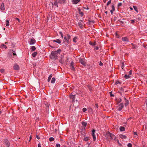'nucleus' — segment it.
<instances>
[{"mask_svg":"<svg viewBox=\"0 0 147 147\" xmlns=\"http://www.w3.org/2000/svg\"><path fill=\"white\" fill-rule=\"evenodd\" d=\"M95 133H92V135L93 138V140L95 141L96 140V136L94 134Z\"/></svg>","mask_w":147,"mask_h":147,"instance_id":"23","label":"nucleus"},{"mask_svg":"<svg viewBox=\"0 0 147 147\" xmlns=\"http://www.w3.org/2000/svg\"><path fill=\"white\" fill-rule=\"evenodd\" d=\"M5 144H6V146L8 147L10 145V144L9 143V142L8 140H5Z\"/></svg>","mask_w":147,"mask_h":147,"instance_id":"20","label":"nucleus"},{"mask_svg":"<svg viewBox=\"0 0 147 147\" xmlns=\"http://www.w3.org/2000/svg\"><path fill=\"white\" fill-rule=\"evenodd\" d=\"M124 78H125V79H128V78H130V76H129V75H127L126 74H125L124 76Z\"/></svg>","mask_w":147,"mask_h":147,"instance_id":"34","label":"nucleus"},{"mask_svg":"<svg viewBox=\"0 0 147 147\" xmlns=\"http://www.w3.org/2000/svg\"><path fill=\"white\" fill-rule=\"evenodd\" d=\"M132 48L133 49H135L136 48V47L135 45L134 46H133Z\"/></svg>","mask_w":147,"mask_h":147,"instance_id":"60","label":"nucleus"},{"mask_svg":"<svg viewBox=\"0 0 147 147\" xmlns=\"http://www.w3.org/2000/svg\"><path fill=\"white\" fill-rule=\"evenodd\" d=\"M122 100L121 99V98H120L119 99V102H120Z\"/></svg>","mask_w":147,"mask_h":147,"instance_id":"61","label":"nucleus"},{"mask_svg":"<svg viewBox=\"0 0 147 147\" xmlns=\"http://www.w3.org/2000/svg\"><path fill=\"white\" fill-rule=\"evenodd\" d=\"M116 142H117L118 143H119V141L117 139H116V138H115V140H114Z\"/></svg>","mask_w":147,"mask_h":147,"instance_id":"49","label":"nucleus"},{"mask_svg":"<svg viewBox=\"0 0 147 147\" xmlns=\"http://www.w3.org/2000/svg\"><path fill=\"white\" fill-rule=\"evenodd\" d=\"M87 109L86 108H84L83 109L82 111L83 112H85L86 111Z\"/></svg>","mask_w":147,"mask_h":147,"instance_id":"46","label":"nucleus"},{"mask_svg":"<svg viewBox=\"0 0 147 147\" xmlns=\"http://www.w3.org/2000/svg\"><path fill=\"white\" fill-rule=\"evenodd\" d=\"M13 55H16V54L15 52H14L13 51Z\"/></svg>","mask_w":147,"mask_h":147,"instance_id":"54","label":"nucleus"},{"mask_svg":"<svg viewBox=\"0 0 147 147\" xmlns=\"http://www.w3.org/2000/svg\"><path fill=\"white\" fill-rule=\"evenodd\" d=\"M0 9L2 10H5L4 3H2L1 4Z\"/></svg>","mask_w":147,"mask_h":147,"instance_id":"13","label":"nucleus"},{"mask_svg":"<svg viewBox=\"0 0 147 147\" xmlns=\"http://www.w3.org/2000/svg\"><path fill=\"white\" fill-rule=\"evenodd\" d=\"M59 33L61 35V37L62 38H63V34L62 33V32H59Z\"/></svg>","mask_w":147,"mask_h":147,"instance_id":"37","label":"nucleus"},{"mask_svg":"<svg viewBox=\"0 0 147 147\" xmlns=\"http://www.w3.org/2000/svg\"><path fill=\"white\" fill-rule=\"evenodd\" d=\"M6 25L7 26H9V22L8 20H6Z\"/></svg>","mask_w":147,"mask_h":147,"instance_id":"27","label":"nucleus"},{"mask_svg":"<svg viewBox=\"0 0 147 147\" xmlns=\"http://www.w3.org/2000/svg\"><path fill=\"white\" fill-rule=\"evenodd\" d=\"M15 19L16 20H17L18 21V22L20 23V20L19 19L17 18H15Z\"/></svg>","mask_w":147,"mask_h":147,"instance_id":"45","label":"nucleus"},{"mask_svg":"<svg viewBox=\"0 0 147 147\" xmlns=\"http://www.w3.org/2000/svg\"><path fill=\"white\" fill-rule=\"evenodd\" d=\"M133 8L137 12H138V11L137 9V8L136 7V6L134 5L133 6Z\"/></svg>","mask_w":147,"mask_h":147,"instance_id":"31","label":"nucleus"},{"mask_svg":"<svg viewBox=\"0 0 147 147\" xmlns=\"http://www.w3.org/2000/svg\"><path fill=\"white\" fill-rule=\"evenodd\" d=\"M80 1V0H72V2L74 4H77Z\"/></svg>","mask_w":147,"mask_h":147,"instance_id":"12","label":"nucleus"},{"mask_svg":"<svg viewBox=\"0 0 147 147\" xmlns=\"http://www.w3.org/2000/svg\"><path fill=\"white\" fill-rule=\"evenodd\" d=\"M121 40L124 42H128L129 41V40L127 37L122 38Z\"/></svg>","mask_w":147,"mask_h":147,"instance_id":"9","label":"nucleus"},{"mask_svg":"<svg viewBox=\"0 0 147 147\" xmlns=\"http://www.w3.org/2000/svg\"><path fill=\"white\" fill-rule=\"evenodd\" d=\"M120 138L122 139H126L127 138L126 136L123 135V134H120L119 136Z\"/></svg>","mask_w":147,"mask_h":147,"instance_id":"17","label":"nucleus"},{"mask_svg":"<svg viewBox=\"0 0 147 147\" xmlns=\"http://www.w3.org/2000/svg\"><path fill=\"white\" fill-rule=\"evenodd\" d=\"M95 129H93V130H92V133H95Z\"/></svg>","mask_w":147,"mask_h":147,"instance_id":"56","label":"nucleus"},{"mask_svg":"<svg viewBox=\"0 0 147 147\" xmlns=\"http://www.w3.org/2000/svg\"><path fill=\"white\" fill-rule=\"evenodd\" d=\"M88 147H91V146L90 145V144H89L88 145Z\"/></svg>","mask_w":147,"mask_h":147,"instance_id":"64","label":"nucleus"},{"mask_svg":"<svg viewBox=\"0 0 147 147\" xmlns=\"http://www.w3.org/2000/svg\"><path fill=\"white\" fill-rule=\"evenodd\" d=\"M78 39V38L77 37H75L73 39V42L76 43V40Z\"/></svg>","mask_w":147,"mask_h":147,"instance_id":"32","label":"nucleus"},{"mask_svg":"<svg viewBox=\"0 0 147 147\" xmlns=\"http://www.w3.org/2000/svg\"><path fill=\"white\" fill-rule=\"evenodd\" d=\"M65 0H58V3L60 4H63L65 3Z\"/></svg>","mask_w":147,"mask_h":147,"instance_id":"16","label":"nucleus"},{"mask_svg":"<svg viewBox=\"0 0 147 147\" xmlns=\"http://www.w3.org/2000/svg\"><path fill=\"white\" fill-rule=\"evenodd\" d=\"M5 70L3 69H1L0 70V71L1 73H3L4 72Z\"/></svg>","mask_w":147,"mask_h":147,"instance_id":"38","label":"nucleus"},{"mask_svg":"<svg viewBox=\"0 0 147 147\" xmlns=\"http://www.w3.org/2000/svg\"><path fill=\"white\" fill-rule=\"evenodd\" d=\"M99 65L100 66H102L103 65V63L101 61H100L99 63Z\"/></svg>","mask_w":147,"mask_h":147,"instance_id":"48","label":"nucleus"},{"mask_svg":"<svg viewBox=\"0 0 147 147\" xmlns=\"http://www.w3.org/2000/svg\"><path fill=\"white\" fill-rule=\"evenodd\" d=\"M89 139V137H86L84 138V140L85 141H88Z\"/></svg>","mask_w":147,"mask_h":147,"instance_id":"30","label":"nucleus"},{"mask_svg":"<svg viewBox=\"0 0 147 147\" xmlns=\"http://www.w3.org/2000/svg\"><path fill=\"white\" fill-rule=\"evenodd\" d=\"M79 62L83 65L85 66H86V63L85 61V60L82 58H80L79 59Z\"/></svg>","mask_w":147,"mask_h":147,"instance_id":"4","label":"nucleus"},{"mask_svg":"<svg viewBox=\"0 0 147 147\" xmlns=\"http://www.w3.org/2000/svg\"><path fill=\"white\" fill-rule=\"evenodd\" d=\"M55 79L54 78H52L51 80V82L52 83H54L55 82Z\"/></svg>","mask_w":147,"mask_h":147,"instance_id":"26","label":"nucleus"},{"mask_svg":"<svg viewBox=\"0 0 147 147\" xmlns=\"http://www.w3.org/2000/svg\"><path fill=\"white\" fill-rule=\"evenodd\" d=\"M124 99L125 100V106H127L129 104V101L128 100H127L126 98L125 97L124 98Z\"/></svg>","mask_w":147,"mask_h":147,"instance_id":"11","label":"nucleus"},{"mask_svg":"<svg viewBox=\"0 0 147 147\" xmlns=\"http://www.w3.org/2000/svg\"><path fill=\"white\" fill-rule=\"evenodd\" d=\"M78 25L80 28H83V26L81 22H79Z\"/></svg>","mask_w":147,"mask_h":147,"instance_id":"24","label":"nucleus"},{"mask_svg":"<svg viewBox=\"0 0 147 147\" xmlns=\"http://www.w3.org/2000/svg\"><path fill=\"white\" fill-rule=\"evenodd\" d=\"M119 129L120 131H123L125 130V128L122 126H121L119 128Z\"/></svg>","mask_w":147,"mask_h":147,"instance_id":"21","label":"nucleus"},{"mask_svg":"<svg viewBox=\"0 0 147 147\" xmlns=\"http://www.w3.org/2000/svg\"><path fill=\"white\" fill-rule=\"evenodd\" d=\"M54 138L53 137H51L49 139V140L50 142H52L54 141Z\"/></svg>","mask_w":147,"mask_h":147,"instance_id":"35","label":"nucleus"},{"mask_svg":"<svg viewBox=\"0 0 147 147\" xmlns=\"http://www.w3.org/2000/svg\"><path fill=\"white\" fill-rule=\"evenodd\" d=\"M127 146L128 147H132V144L130 143L128 144Z\"/></svg>","mask_w":147,"mask_h":147,"instance_id":"39","label":"nucleus"},{"mask_svg":"<svg viewBox=\"0 0 147 147\" xmlns=\"http://www.w3.org/2000/svg\"><path fill=\"white\" fill-rule=\"evenodd\" d=\"M123 107V103H120L117 107V110L119 111H121Z\"/></svg>","mask_w":147,"mask_h":147,"instance_id":"5","label":"nucleus"},{"mask_svg":"<svg viewBox=\"0 0 147 147\" xmlns=\"http://www.w3.org/2000/svg\"><path fill=\"white\" fill-rule=\"evenodd\" d=\"M107 0H103V1L104 3H105L106 2V1Z\"/></svg>","mask_w":147,"mask_h":147,"instance_id":"63","label":"nucleus"},{"mask_svg":"<svg viewBox=\"0 0 147 147\" xmlns=\"http://www.w3.org/2000/svg\"><path fill=\"white\" fill-rule=\"evenodd\" d=\"M38 147H41V144L40 143L38 144Z\"/></svg>","mask_w":147,"mask_h":147,"instance_id":"55","label":"nucleus"},{"mask_svg":"<svg viewBox=\"0 0 147 147\" xmlns=\"http://www.w3.org/2000/svg\"><path fill=\"white\" fill-rule=\"evenodd\" d=\"M88 88H89V90L90 91H92V87H91V86H89L88 87Z\"/></svg>","mask_w":147,"mask_h":147,"instance_id":"44","label":"nucleus"},{"mask_svg":"<svg viewBox=\"0 0 147 147\" xmlns=\"http://www.w3.org/2000/svg\"><path fill=\"white\" fill-rule=\"evenodd\" d=\"M131 23L132 24H134V23L135 22V20H131Z\"/></svg>","mask_w":147,"mask_h":147,"instance_id":"43","label":"nucleus"},{"mask_svg":"<svg viewBox=\"0 0 147 147\" xmlns=\"http://www.w3.org/2000/svg\"><path fill=\"white\" fill-rule=\"evenodd\" d=\"M132 74V70H131L129 71V75H131Z\"/></svg>","mask_w":147,"mask_h":147,"instance_id":"52","label":"nucleus"},{"mask_svg":"<svg viewBox=\"0 0 147 147\" xmlns=\"http://www.w3.org/2000/svg\"><path fill=\"white\" fill-rule=\"evenodd\" d=\"M0 47L1 48H4L5 49H6L7 48V47L4 44H2L1 45Z\"/></svg>","mask_w":147,"mask_h":147,"instance_id":"19","label":"nucleus"},{"mask_svg":"<svg viewBox=\"0 0 147 147\" xmlns=\"http://www.w3.org/2000/svg\"><path fill=\"white\" fill-rule=\"evenodd\" d=\"M71 38V36L69 34H67L66 36H65L64 37V39L66 41V42L68 43L69 42V39Z\"/></svg>","mask_w":147,"mask_h":147,"instance_id":"3","label":"nucleus"},{"mask_svg":"<svg viewBox=\"0 0 147 147\" xmlns=\"http://www.w3.org/2000/svg\"><path fill=\"white\" fill-rule=\"evenodd\" d=\"M115 10V8L114 6L113 5H112V9L110 11V12L111 13V14H112L113 13V12Z\"/></svg>","mask_w":147,"mask_h":147,"instance_id":"14","label":"nucleus"},{"mask_svg":"<svg viewBox=\"0 0 147 147\" xmlns=\"http://www.w3.org/2000/svg\"><path fill=\"white\" fill-rule=\"evenodd\" d=\"M95 107L96 108H98V106L97 104H95Z\"/></svg>","mask_w":147,"mask_h":147,"instance_id":"50","label":"nucleus"},{"mask_svg":"<svg viewBox=\"0 0 147 147\" xmlns=\"http://www.w3.org/2000/svg\"><path fill=\"white\" fill-rule=\"evenodd\" d=\"M70 98L71 99H72V101L73 102V101H74L75 99V95H70Z\"/></svg>","mask_w":147,"mask_h":147,"instance_id":"15","label":"nucleus"},{"mask_svg":"<svg viewBox=\"0 0 147 147\" xmlns=\"http://www.w3.org/2000/svg\"><path fill=\"white\" fill-rule=\"evenodd\" d=\"M87 123L85 122H82V125L84 127H85L86 125H87Z\"/></svg>","mask_w":147,"mask_h":147,"instance_id":"33","label":"nucleus"},{"mask_svg":"<svg viewBox=\"0 0 147 147\" xmlns=\"http://www.w3.org/2000/svg\"><path fill=\"white\" fill-rule=\"evenodd\" d=\"M52 75L51 74H50L49 75V77L48 78V80H47V81H48V82H49L50 81L51 78L52 77Z\"/></svg>","mask_w":147,"mask_h":147,"instance_id":"25","label":"nucleus"},{"mask_svg":"<svg viewBox=\"0 0 147 147\" xmlns=\"http://www.w3.org/2000/svg\"><path fill=\"white\" fill-rule=\"evenodd\" d=\"M74 63L73 61H72L70 63V67L71 70L73 71L75 70V69L74 67Z\"/></svg>","mask_w":147,"mask_h":147,"instance_id":"7","label":"nucleus"},{"mask_svg":"<svg viewBox=\"0 0 147 147\" xmlns=\"http://www.w3.org/2000/svg\"><path fill=\"white\" fill-rule=\"evenodd\" d=\"M80 14L82 16H83L84 15L83 13L82 12H81L80 13Z\"/></svg>","mask_w":147,"mask_h":147,"instance_id":"59","label":"nucleus"},{"mask_svg":"<svg viewBox=\"0 0 147 147\" xmlns=\"http://www.w3.org/2000/svg\"><path fill=\"white\" fill-rule=\"evenodd\" d=\"M61 50L59 49L57 51H52L50 56V57L51 59L54 60L57 59V56L59 55L61 52Z\"/></svg>","mask_w":147,"mask_h":147,"instance_id":"1","label":"nucleus"},{"mask_svg":"<svg viewBox=\"0 0 147 147\" xmlns=\"http://www.w3.org/2000/svg\"><path fill=\"white\" fill-rule=\"evenodd\" d=\"M37 54V52H35L32 53V55L33 57H34L36 56Z\"/></svg>","mask_w":147,"mask_h":147,"instance_id":"22","label":"nucleus"},{"mask_svg":"<svg viewBox=\"0 0 147 147\" xmlns=\"http://www.w3.org/2000/svg\"><path fill=\"white\" fill-rule=\"evenodd\" d=\"M111 0H110L109 1H108V2L107 3V5L108 6V5L109 4H110L111 3Z\"/></svg>","mask_w":147,"mask_h":147,"instance_id":"40","label":"nucleus"},{"mask_svg":"<svg viewBox=\"0 0 147 147\" xmlns=\"http://www.w3.org/2000/svg\"><path fill=\"white\" fill-rule=\"evenodd\" d=\"M110 96H111L112 97V96H114V95L112 93H111V92H110Z\"/></svg>","mask_w":147,"mask_h":147,"instance_id":"51","label":"nucleus"},{"mask_svg":"<svg viewBox=\"0 0 147 147\" xmlns=\"http://www.w3.org/2000/svg\"><path fill=\"white\" fill-rule=\"evenodd\" d=\"M134 133L135 135H137V132H134Z\"/></svg>","mask_w":147,"mask_h":147,"instance_id":"62","label":"nucleus"},{"mask_svg":"<svg viewBox=\"0 0 147 147\" xmlns=\"http://www.w3.org/2000/svg\"><path fill=\"white\" fill-rule=\"evenodd\" d=\"M124 67V64L123 63L122 65L121 66V67L122 68V69H123V68Z\"/></svg>","mask_w":147,"mask_h":147,"instance_id":"58","label":"nucleus"},{"mask_svg":"<svg viewBox=\"0 0 147 147\" xmlns=\"http://www.w3.org/2000/svg\"><path fill=\"white\" fill-rule=\"evenodd\" d=\"M58 3V2H57V1H56L53 3V5H55L57 7H58V6L57 5Z\"/></svg>","mask_w":147,"mask_h":147,"instance_id":"29","label":"nucleus"},{"mask_svg":"<svg viewBox=\"0 0 147 147\" xmlns=\"http://www.w3.org/2000/svg\"><path fill=\"white\" fill-rule=\"evenodd\" d=\"M104 135L106 138L108 140L110 139L115 140V136L109 131L104 134Z\"/></svg>","mask_w":147,"mask_h":147,"instance_id":"2","label":"nucleus"},{"mask_svg":"<svg viewBox=\"0 0 147 147\" xmlns=\"http://www.w3.org/2000/svg\"><path fill=\"white\" fill-rule=\"evenodd\" d=\"M53 41V42H57L58 44H60L61 43V41L59 39H56V40H51V42H52V41Z\"/></svg>","mask_w":147,"mask_h":147,"instance_id":"10","label":"nucleus"},{"mask_svg":"<svg viewBox=\"0 0 147 147\" xmlns=\"http://www.w3.org/2000/svg\"><path fill=\"white\" fill-rule=\"evenodd\" d=\"M30 49L32 52L34 51L36 49L35 47L34 46H32L31 47Z\"/></svg>","mask_w":147,"mask_h":147,"instance_id":"18","label":"nucleus"},{"mask_svg":"<svg viewBox=\"0 0 147 147\" xmlns=\"http://www.w3.org/2000/svg\"><path fill=\"white\" fill-rule=\"evenodd\" d=\"M56 147H60V145L59 144H56Z\"/></svg>","mask_w":147,"mask_h":147,"instance_id":"47","label":"nucleus"},{"mask_svg":"<svg viewBox=\"0 0 147 147\" xmlns=\"http://www.w3.org/2000/svg\"><path fill=\"white\" fill-rule=\"evenodd\" d=\"M98 49V47H96L95 48V49L96 50H97Z\"/></svg>","mask_w":147,"mask_h":147,"instance_id":"57","label":"nucleus"},{"mask_svg":"<svg viewBox=\"0 0 147 147\" xmlns=\"http://www.w3.org/2000/svg\"><path fill=\"white\" fill-rule=\"evenodd\" d=\"M122 5V3H118V7H119L121 6Z\"/></svg>","mask_w":147,"mask_h":147,"instance_id":"42","label":"nucleus"},{"mask_svg":"<svg viewBox=\"0 0 147 147\" xmlns=\"http://www.w3.org/2000/svg\"><path fill=\"white\" fill-rule=\"evenodd\" d=\"M13 69L16 70H18L20 69V67L17 64H14L13 66Z\"/></svg>","mask_w":147,"mask_h":147,"instance_id":"6","label":"nucleus"},{"mask_svg":"<svg viewBox=\"0 0 147 147\" xmlns=\"http://www.w3.org/2000/svg\"><path fill=\"white\" fill-rule=\"evenodd\" d=\"M89 44L90 45L94 46L96 45V42H89Z\"/></svg>","mask_w":147,"mask_h":147,"instance_id":"28","label":"nucleus"},{"mask_svg":"<svg viewBox=\"0 0 147 147\" xmlns=\"http://www.w3.org/2000/svg\"><path fill=\"white\" fill-rule=\"evenodd\" d=\"M36 138H37V139H40V137H39V136L37 135H36Z\"/></svg>","mask_w":147,"mask_h":147,"instance_id":"53","label":"nucleus"},{"mask_svg":"<svg viewBox=\"0 0 147 147\" xmlns=\"http://www.w3.org/2000/svg\"><path fill=\"white\" fill-rule=\"evenodd\" d=\"M120 82L118 81H116L115 82V84L116 85H117L118 84H120Z\"/></svg>","mask_w":147,"mask_h":147,"instance_id":"41","label":"nucleus"},{"mask_svg":"<svg viewBox=\"0 0 147 147\" xmlns=\"http://www.w3.org/2000/svg\"><path fill=\"white\" fill-rule=\"evenodd\" d=\"M36 42L34 38H31L29 42V44L30 45H33Z\"/></svg>","mask_w":147,"mask_h":147,"instance_id":"8","label":"nucleus"},{"mask_svg":"<svg viewBox=\"0 0 147 147\" xmlns=\"http://www.w3.org/2000/svg\"><path fill=\"white\" fill-rule=\"evenodd\" d=\"M118 22H120L122 24H124L123 21L121 20V19L119 20Z\"/></svg>","mask_w":147,"mask_h":147,"instance_id":"36","label":"nucleus"}]
</instances>
